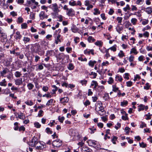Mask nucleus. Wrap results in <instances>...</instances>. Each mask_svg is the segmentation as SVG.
I'll list each match as a JSON object with an SVG mask.
<instances>
[{"mask_svg": "<svg viewBox=\"0 0 152 152\" xmlns=\"http://www.w3.org/2000/svg\"><path fill=\"white\" fill-rule=\"evenodd\" d=\"M92 83H91V86H93L94 85V87L93 88L95 89L96 88V87H97L96 88V91H97L101 92L104 89V87L103 86H98V84L96 81L93 80L92 81Z\"/></svg>", "mask_w": 152, "mask_h": 152, "instance_id": "nucleus-1", "label": "nucleus"}, {"mask_svg": "<svg viewBox=\"0 0 152 152\" xmlns=\"http://www.w3.org/2000/svg\"><path fill=\"white\" fill-rule=\"evenodd\" d=\"M39 141L37 137L34 136L32 139L28 142V143L29 146L35 147Z\"/></svg>", "mask_w": 152, "mask_h": 152, "instance_id": "nucleus-2", "label": "nucleus"}, {"mask_svg": "<svg viewBox=\"0 0 152 152\" xmlns=\"http://www.w3.org/2000/svg\"><path fill=\"white\" fill-rule=\"evenodd\" d=\"M52 144L54 148H58L62 145V141L59 139H58L54 140Z\"/></svg>", "mask_w": 152, "mask_h": 152, "instance_id": "nucleus-3", "label": "nucleus"}, {"mask_svg": "<svg viewBox=\"0 0 152 152\" xmlns=\"http://www.w3.org/2000/svg\"><path fill=\"white\" fill-rule=\"evenodd\" d=\"M46 147V145L43 142L39 141L35 147V149L37 150H43Z\"/></svg>", "mask_w": 152, "mask_h": 152, "instance_id": "nucleus-4", "label": "nucleus"}, {"mask_svg": "<svg viewBox=\"0 0 152 152\" xmlns=\"http://www.w3.org/2000/svg\"><path fill=\"white\" fill-rule=\"evenodd\" d=\"M103 104L100 101H98L95 104V110L99 108L98 111H103L104 107L102 106Z\"/></svg>", "mask_w": 152, "mask_h": 152, "instance_id": "nucleus-5", "label": "nucleus"}, {"mask_svg": "<svg viewBox=\"0 0 152 152\" xmlns=\"http://www.w3.org/2000/svg\"><path fill=\"white\" fill-rule=\"evenodd\" d=\"M33 51L36 53L39 52V51H40V50L41 49V48L40 45L37 43H36L34 46H33Z\"/></svg>", "mask_w": 152, "mask_h": 152, "instance_id": "nucleus-6", "label": "nucleus"}, {"mask_svg": "<svg viewBox=\"0 0 152 152\" xmlns=\"http://www.w3.org/2000/svg\"><path fill=\"white\" fill-rule=\"evenodd\" d=\"M69 133L70 135L72 136L78 137L79 136L77 131L76 129H70L69 130Z\"/></svg>", "mask_w": 152, "mask_h": 152, "instance_id": "nucleus-7", "label": "nucleus"}, {"mask_svg": "<svg viewBox=\"0 0 152 152\" xmlns=\"http://www.w3.org/2000/svg\"><path fill=\"white\" fill-rule=\"evenodd\" d=\"M54 37H55V43L56 44H58L59 42H61V35L59 34H54L53 35Z\"/></svg>", "mask_w": 152, "mask_h": 152, "instance_id": "nucleus-8", "label": "nucleus"}, {"mask_svg": "<svg viewBox=\"0 0 152 152\" xmlns=\"http://www.w3.org/2000/svg\"><path fill=\"white\" fill-rule=\"evenodd\" d=\"M39 16L40 20H42L45 19H47L48 17V15L45 14L44 11H41L39 14Z\"/></svg>", "mask_w": 152, "mask_h": 152, "instance_id": "nucleus-9", "label": "nucleus"}, {"mask_svg": "<svg viewBox=\"0 0 152 152\" xmlns=\"http://www.w3.org/2000/svg\"><path fill=\"white\" fill-rule=\"evenodd\" d=\"M49 7L53 9V10L55 12H58L59 11L58 5L56 3L52 4L51 5L49 6Z\"/></svg>", "mask_w": 152, "mask_h": 152, "instance_id": "nucleus-10", "label": "nucleus"}, {"mask_svg": "<svg viewBox=\"0 0 152 152\" xmlns=\"http://www.w3.org/2000/svg\"><path fill=\"white\" fill-rule=\"evenodd\" d=\"M0 37L1 41L2 42H6L7 40V34L5 33L2 34H0Z\"/></svg>", "mask_w": 152, "mask_h": 152, "instance_id": "nucleus-11", "label": "nucleus"}, {"mask_svg": "<svg viewBox=\"0 0 152 152\" xmlns=\"http://www.w3.org/2000/svg\"><path fill=\"white\" fill-rule=\"evenodd\" d=\"M74 10L71 8L66 11V14L69 16H72L74 15Z\"/></svg>", "mask_w": 152, "mask_h": 152, "instance_id": "nucleus-12", "label": "nucleus"}, {"mask_svg": "<svg viewBox=\"0 0 152 152\" xmlns=\"http://www.w3.org/2000/svg\"><path fill=\"white\" fill-rule=\"evenodd\" d=\"M87 142L89 146H94L96 144V141L94 140H88Z\"/></svg>", "mask_w": 152, "mask_h": 152, "instance_id": "nucleus-13", "label": "nucleus"}, {"mask_svg": "<svg viewBox=\"0 0 152 152\" xmlns=\"http://www.w3.org/2000/svg\"><path fill=\"white\" fill-rule=\"evenodd\" d=\"M15 34L16 35L15 36V39L16 40H20L22 37L20 32L18 31L16 32Z\"/></svg>", "mask_w": 152, "mask_h": 152, "instance_id": "nucleus-14", "label": "nucleus"}, {"mask_svg": "<svg viewBox=\"0 0 152 152\" xmlns=\"http://www.w3.org/2000/svg\"><path fill=\"white\" fill-rule=\"evenodd\" d=\"M69 99L67 97H64L60 99V101L62 103L68 102Z\"/></svg>", "mask_w": 152, "mask_h": 152, "instance_id": "nucleus-15", "label": "nucleus"}, {"mask_svg": "<svg viewBox=\"0 0 152 152\" xmlns=\"http://www.w3.org/2000/svg\"><path fill=\"white\" fill-rule=\"evenodd\" d=\"M81 151L82 152H91L92 150L88 147H83L82 148Z\"/></svg>", "mask_w": 152, "mask_h": 152, "instance_id": "nucleus-16", "label": "nucleus"}, {"mask_svg": "<svg viewBox=\"0 0 152 152\" xmlns=\"http://www.w3.org/2000/svg\"><path fill=\"white\" fill-rule=\"evenodd\" d=\"M120 25H118L116 28V31L119 34L121 33V31L123 30V26H121Z\"/></svg>", "mask_w": 152, "mask_h": 152, "instance_id": "nucleus-17", "label": "nucleus"}, {"mask_svg": "<svg viewBox=\"0 0 152 152\" xmlns=\"http://www.w3.org/2000/svg\"><path fill=\"white\" fill-rule=\"evenodd\" d=\"M15 84L17 85H20L23 83L22 79L20 78L16 79L15 80Z\"/></svg>", "mask_w": 152, "mask_h": 152, "instance_id": "nucleus-18", "label": "nucleus"}, {"mask_svg": "<svg viewBox=\"0 0 152 152\" xmlns=\"http://www.w3.org/2000/svg\"><path fill=\"white\" fill-rule=\"evenodd\" d=\"M144 11L148 14H150L152 12V8L149 7L145 8Z\"/></svg>", "mask_w": 152, "mask_h": 152, "instance_id": "nucleus-19", "label": "nucleus"}, {"mask_svg": "<svg viewBox=\"0 0 152 152\" xmlns=\"http://www.w3.org/2000/svg\"><path fill=\"white\" fill-rule=\"evenodd\" d=\"M18 117H16V118L18 117L19 118L22 119L24 120L25 118V115L22 113H20V114H18Z\"/></svg>", "mask_w": 152, "mask_h": 152, "instance_id": "nucleus-20", "label": "nucleus"}, {"mask_svg": "<svg viewBox=\"0 0 152 152\" xmlns=\"http://www.w3.org/2000/svg\"><path fill=\"white\" fill-rule=\"evenodd\" d=\"M90 53H91L92 55H94V50L93 49H91L89 50H84V53L85 54H89Z\"/></svg>", "mask_w": 152, "mask_h": 152, "instance_id": "nucleus-21", "label": "nucleus"}, {"mask_svg": "<svg viewBox=\"0 0 152 152\" xmlns=\"http://www.w3.org/2000/svg\"><path fill=\"white\" fill-rule=\"evenodd\" d=\"M65 56L63 53H60L58 55V58L59 59H64Z\"/></svg>", "mask_w": 152, "mask_h": 152, "instance_id": "nucleus-22", "label": "nucleus"}, {"mask_svg": "<svg viewBox=\"0 0 152 152\" xmlns=\"http://www.w3.org/2000/svg\"><path fill=\"white\" fill-rule=\"evenodd\" d=\"M128 102L126 100H124L121 102L120 105L122 107H125L127 105Z\"/></svg>", "mask_w": 152, "mask_h": 152, "instance_id": "nucleus-23", "label": "nucleus"}, {"mask_svg": "<svg viewBox=\"0 0 152 152\" xmlns=\"http://www.w3.org/2000/svg\"><path fill=\"white\" fill-rule=\"evenodd\" d=\"M138 111L140 112L142 110H143L145 109V105L142 104H140L138 106Z\"/></svg>", "mask_w": 152, "mask_h": 152, "instance_id": "nucleus-24", "label": "nucleus"}, {"mask_svg": "<svg viewBox=\"0 0 152 152\" xmlns=\"http://www.w3.org/2000/svg\"><path fill=\"white\" fill-rule=\"evenodd\" d=\"M96 63V61H92L91 60H90L89 61L88 64L89 66L91 67H93L94 66V64Z\"/></svg>", "mask_w": 152, "mask_h": 152, "instance_id": "nucleus-25", "label": "nucleus"}, {"mask_svg": "<svg viewBox=\"0 0 152 152\" xmlns=\"http://www.w3.org/2000/svg\"><path fill=\"white\" fill-rule=\"evenodd\" d=\"M71 30L73 32L76 33L78 31V29L75 25H73L71 28Z\"/></svg>", "mask_w": 152, "mask_h": 152, "instance_id": "nucleus-26", "label": "nucleus"}, {"mask_svg": "<svg viewBox=\"0 0 152 152\" xmlns=\"http://www.w3.org/2000/svg\"><path fill=\"white\" fill-rule=\"evenodd\" d=\"M7 70L8 69L6 68L4 69L2 71H1L0 74L1 76L3 77H5L4 75L7 73Z\"/></svg>", "mask_w": 152, "mask_h": 152, "instance_id": "nucleus-27", "label": "nucleus"}, {"mask_svg": "<svg viewBox=\"0 0 152 152\" xmlns=\"http://www.w3.org/2000/svg\"><path fill=\"white\" fill-rule=\"evenodd\" d=\"M52 87L54 88L52 90V91H53L52 94H56V91L58 90V88L56 85H55L52 86Z\"/></svg>", "mask_w": 152, "mask_h": 152, "instance_id": "nucleus-28", "label": "nucleus"}, {"mask_svg": "<svg viewBox=\"0 0 152 152\" xmlns=\"http://www.w3.org/2000/svg\"><path fill=\"white\" fill-rule=\"evenodd\" d=\"M95 44L99 47H102V46L103 42L101 41H97L95 42Z\"/></svg>", "mask_w": 152, "mask_h": 152, "instance_id": "nucleus-29", "label": "nucleus"}, {"mask_svg": "<svg viewBox=\"0 0 152 152\" xmlns=\"http://www.w3.org/2000/svg\"><path fill=\"white\" fill-rule=\"evenodd\" d=\"M30 40V38L28 37H23V41L24 42L25 44H26L27 42H29Z\"/></svg>", "mask_w": 152, "mask_h": 152, "instance_id": "nucleus-30", "label": "nucleus"}, {"mask_svg": "<svg viewBox=\"0 0 152 152\" xmlns=\"http://www.w3.org/2000/svg\"><path fill=\"white\" fill-rule=\"evenodd\" d=\"M75 66L72 63H70L69 64L67 68L68 69L72 70H73Z\"/></svg>", "mask_w": 152, "mask_h": 152, "instance_id": "nucleus-31", "label": "nucleus"}, {"mask_svg": "<svg viewBox=\"0 0 152 152\" xmlns=\"http://www.w3.org/2000/svg\"><path fill=\"white\" fill-rule=\"evenodd\" d=\"M88 40L89 42H92L95 41V39L92 36H90L88 38Z\"/></svg>", "mask_w": 152, "mask_h": 152, "instance_id": "nucleus-32", "label": "nucleus"}, {"mask_svg": "<svg viewBox=\"0 0 152 152\" xmlns=\"http://www.w3.org/2000/svg\"><path fill=\"white\" fill-rule=\"evenodd\" d=\"M27 86L29 90H31L34 87V85L31 83H29L27 84Z\"/></svg>", "mask_w": 152, "mask_h": 152, "instance_id": "nucleus-33", "label": "nucleus"}, {"mask_svg": "<svg viewBox=\"0 0 152 152\" xmlns=\"http://www.w3.org/2000/svg\"><path fill=\"white\" fill-rule=\"evenodd\" d=\"M69 4L72 6L76 5V2L74 0H71L69 2Z\"/></svg>", "mask_w": 152, "mask_h": 152, "instance_id": "nucleus-34", "label": "nucleus"}, {"mask_svg": "<svg viewBox=\"0 0 152 152\" xmlns=\"http://www.w3.org/2000/svg\"><path fill=\"white\" fill-rule=\"evenodd\" d=\"M115 80L116 81H119L120 82H121L123 79L121 76L120 75H116L115 77Z\"/></svg>", "mask_w": 152, "mask_h": 152, "instance_id": "nucleus-35", "label": "nucleus"}, {"mask_svg": "<svg viewBox=\"0 0 152 152\" xmlns=\"http://www.w3.org/2000/svg\"><path fill=\"white\" fill-rule=\"evenodd\" d=\"M134 53L135 55H136L137 54L138 52L137 51V50L136 48H132L131 50L130 51V53L131 54L132 53Z\"/></svg>", "mask_w": 152, "mask_h": 152, "instance_id": "nucleus-36", "label": "nucleus"}, {"mask_svg": "<svg viewBox=\"0 0 152 152\" xmlns=\"http://www.w3.org/2000/svg\"><path fill=\"white\" fill-rule=\"evenodd\" d=\"M117 137L115 136H113L112 138L111 141L113 142V144H115L116 143L115 141L117 140Z\"/></svg>", "mask_w": 152, "mask_h": 152, "instance_id": "nucleus-37", "label": "nucleus"}, {"mask_svg": "<svg viewBox=\"0 0 152 152\" xmlns=\"http://www.w3.org/2000/svg\"><path fill=\"white\" fill-rule=\"evenodd\" d=\"M14 74L16 77H20L22 75V74L18 71H16Z\"/></svg>", "mask_w": 152, "mask_h": 152, "instance_id": "nucleus-38", "label": "nucleus"}, {"mask_svg": "<svg viewBox=\"0 0 152 152\" xmlns=\"http://www.w3.org/2000/svg\"><path fill=\"white\" fill-rule=\"evenodd\" d=\"M116 47L117 45H115L112 47L109 48L108 49L109 50L110 49L112 51L115 52L116 50Z\"/></svg>", "mask_w": 152, "mask_h": 152, "instance_id": "nucleus-39", "label": "nucleus"}, {"mask_svg": "<svg viewBox=\"0 0 152 152\" xmlns=\"http://www.w3.org/2000/svg\"><path fill=\"white\" fill-rule=\"evenodd\" d=\"M46 132L48 134H51L53 133V131L50 129L49 128L47 127L45 129Z\"/></svg>", "mask_w": 152, "mask_h": 152, "instance_id": "nucleus-40", "label": "nucleus"}, {"mask_svg": "<svg viewBox=\"0 0 152 152\" xmlns=\"http://www.w3.org/2000/svg\"><path fill=\"white\" fill-rule=\"evenodd\" d=\"M94 15H97V14H99L100 13V11L99 10V9L97 8H95L94 9Z\"/></svg>", "mask_w": 152, "mask_h": 152, "instance_id": "nucleus-41", "label": "nucleus"}, {"mask_svg": "<svg viewBox=\"0 0 152 152\" xmlns=\"http://www.w3.org/2000/svg\"><path fill=\"white\" fill-rule=\"evenodd\" d=\"M151 87V85H149V83H147L145 84V86H144V88L145 90H148L150 87Z\"/></svg>", "mask_w": 152, "mask_h": 152, "instance_id": "nucleus-42", "label": "nucleus"}, {"mask_svg": "<svg viewBox=\"0 0 152 152\" xmlns=\"http://www.w3.org/2000/svg\"><path fill=\"white\" fill-rule=\"evenodd\" d=\"M137 21V19L135 18H132L131 20V23L134 25H135L136 24Z\"/></svg>", "mask_w": 152, "mask_h": 152, "instance_id": "nucleus-43", "label": "nucleus"}, {"mask_svg": "<svg viewBox=\"0 0 152 152\" xmlns=\"http://www.w3.org/2000/svg\"><path fill=\"white\" fill-rule=\"evenodd\" d=\"M113 91L114 92H116L117 91H119V88L118 87H116V85H113L112 86Z\"/></svg>", "mask_w": 152, "mask_h": 152, "instance_id": "nucleus-44", "label": "nucleus"}, {"mask_svg": "<svg viewBox=\"0 0 152 152\" xmlns=\"http://www.w3.org/2000/svg\"><path fill=\"white\" fill-rule=\"evenodd\" d=\"M64 116H59L58 117V119L59 121L62 123L64 119Z\"/></svg>", "mask_w": 152, "mask_h": 152, "instance_id": "nucleus-45", "label": "nucleus"}, {"mask_svg": "<svg viewBox=\"0 0 152 152\" xmlns=\"http://www.w3.org/2000/svg\"><path fill=\"white\" fill-rule=\"evenodd\" d=\"M122 18L121 17H118L117 18L116 20L118 21V23L119 24V25H121V23L122 22Z\"/></svg>", "mask_w": 152, "mask_h": 152, "instance_id": "nucleus-46", "label": "nucleus"}, {"mask_svg": "<svg viewBox=\"0 0 152 152\" xmlns=\"http://www.w3.org/2000/svg\"><path fill=\"white\" fill-rule=\"evenodd\" d=\"M122 120L126 121L128 120V114H125V115H122L121 117Z\"/></svg>", "mask_w": 152, "mask_h": 152, "instance_id": "nucleus-47", "label": "nucleus"}, {"mask_svg": "<svg viewBox=\"0 0 152 152\" xmlns=\"http://www.w3.org/2000/svg\"><path fill=\"white\" fill-rule=\"evenodd\" d=\"M114 82V80L113 78L112 77H110L109 78L108 80L107 81L109 84H112Z\"/></svg>", "mask_w": 152, "mask_h": 152, "instance_id": "nucleus-48", "label": "nucleus"}, {"mask_svg": "<svg viewBox=\"0 0 152 152\" xmlns=\"http://www.w3.org/2000/svg\"><path fill=\"white\" fill-rule=\"evenodd\" d=\"M53 99H51L49 100L46 103V106H48L51 105L53 103Z\"/></svg>", "mask_w": 152, "mask_h": 152, "instance_id": "nucleus-49", "label": "nucleus"}, {"mask_svg": "<svg viewBox=\"0 0 152 152\" xmlns=\"http://www.w3.org/2000/svg\"><path fill=\"white\" fill-rule=\"evenodd\" d=\"M79 82L82 85H85V86H86L87 83V80L84 79L83 80H80Z\"/></svg>", "mask_w": 152, "mask_h": 152, "instance_id": "nucleus-50", "label": "nucleus"}, {"mask_svg": "<svg viewBox=\"0 0 152 152\" xmlns=\"http://www.w3.org/2000/svg\"><path fill=\"white\" fill-rule=\"evenodd\" d=\"M118 56L120 58H122L123 56H124V54L122 50H120V52L118 54Z\"/></svg>", "mask_w": 152, "mask_h": 152, "instance_id": "nucleus-51", "label": "nucleus"}, {"mask_svg": "<svg viewBox=\"0 0 152 152\" xmlns=\"http://www.w3.org/2000/svg\"><path fill=\"white\" fill-rule=\"evenodd\" d=\"M34 125L35 127L37 128H39L41 126V125L38 122H36L34 123Z\"/></svg>", "mask_w": 152, "mask_h": 152, "instance_id": "nucleus-52", "label": "nucleus"}, {"mask_svg": "<svg viewBox=\"0 0 152 152\" xmlns=\"http://www.w3.org/2000/svg\"><path fill=\"white\" fill-rule=\"evenodd\" d=\"M109 50L108 49H107L105 50V53H106L105 56L107 58L110 56V54L109 53Z\"/></svg>", "mask_w": 152, "mask_h": 152, "instance_id": "nucleus-53", "label": "nucleus"}, {"mask_svg": "<svg viewBox=\"0 0 152 152\" xmlns=\"http://www.w3.org/2000/svg\"><path fill=\"white\" fill-rule=\"evenodd\" d=\"M23 18L21 17H19L18 18L17 22L18 23H20L23 22Z\"/></svg>", "mask_w": 152, "mask_h": 152, "instance_id": "nucleus-54", "label": "nucleus"}, {"mask_svg": "<svg viewBox=\"0 0 152 152\" xmlns=\"http://www.w3.org/2000/svg\"><path fill=\"white\" fill-rule=\"evenodd\" d=\"M25 103L26 104L30 106H31L33 104V102L31 100L27 101L25 102Z\"/></svg>", "mask_w": 152, "mask_h": 152, "instance_id": "nucleus-55", "label": "nucleus"}, {"mask_svg": "<svg viewBox=\"0 0 152 152\" xmlns=\"http://www.w3.org/2000/svg\"><path fill=\"white\" fill-rule=\"evenodd\" d=\"M89 75H93L94 77H93V78H96V77L97 75V74L96 73L93 72H91L90 74H89Z\"/></svg>", "mask_w": 152, "mask_h": 152, "instance_id": "nucleus-56", "label": "nucleus"}, {"mask_svg": "<svg viewBox=\"0 0 152 152\" xmlns=\"http://www.w3.org/2000/svg\"><path fill=\"white\" fill-rule=\"evenodd\" d=\"M46 52L50 56H52L53 53H54V51L53 50H48Z\"/></svg>", "mask_w": 152, "mask_h": 152, "instance_id": "nucleus-57", "label": "nucleus"}, {"mask_svg": "<svg viewBox=\"0 0 152 152\" xmlns=\"http://www.w3.org/2000/svg\"><path fill=\"white\" fill-rule=\"evenodd\" d=\"M27 27V24L26 23H24L21 25V27L23 29H26Z\"/></svg>", "mask_w": 152, "mask_h": 152, "instance_id": "nucleus-58", "label": "nucleus"}, {"mask_svg": "<svg viewBox=\"0 0 152 152\" xmlns=\"http://www.w3.org/2000/svg\"><path fill=\"white\" fill-rule=\"evenodd\" d=\"M30 18L31 19L34 20L35 18V13L31 12L30 15Z\"/></svg>", "mask_w": 152, "mask_h": 152, "instance_id": "nucleus-59", "label": "nucleus"}, {"mask_svg": "<svg viewBox=\"0 0 152 152\" xmlns=\"http://www.w3.org/2000/svg\"><path fill=\"white\" fill-rule=\"evenodd\" d=\"M90 104V102L89 100H87L86 102L84 103V104L86 107H87L88 105H89Z\"/></svg>", "mask_w": 152, "mask_h": 152, "instance_id": "nucleus-60", "label": "nucleus"}, {"mask_svg": "<svg viewBox=\"0 0 152 152\" xmlns=\"http://www.w3.org/2000/svg\"><path fill=\"white\" fill-rule=\"evenodd\" d=\"M90 1L88 0H86L84 2V5L85 6H87L90 4L91 3Z\"/></svg>", "mask_w": 152, "mask_h": 152, "instance_id": "nucleus-61", "label": "nucleus"}, {"mask_svg": "<svg viewBox=\"0 0 152 152\" xmlns=\"http://www.w3.org/2000/svg\"><path fill=\"white\" fill-rule=\"evenodd\" d=\"M132 82L131 81H127L126 82V86L128 87H131L132 85Z\"/></svg>", "mask_w": 152, "mask_h": 152, "instance_id": "nucleus-62", "label": "nucleus"}, {"mask_svg": "<svg viewBox=\"0 0 152 152\" xmlns=\"http://www.w3.org/2000/svg\"><path fill=\"white\" fill-rule=\"evenodd\" d=\"M66 50L68 53H70L72 51V48L71 47H67L66 48Z\"/></svg>", "mask_w": 152, "mask_h": 152, "instance_id": "nucleus-63", "label": "nucleus"}, {"mask_svg": "<svg viewBox=\"0 0 152 152\" xmlns=\"http://www.w3.org/2000/svg\"><path fill=\"white\" fill-rule=\"evenodd\" d=\"M139 144L140 146L141 147L144 148L146 146V144L143 142H142L141 143H140Z\"/></svg>", "mask_w": 152, "mask_h": 152, "instance_id": "nucleus-64", "label": "nucleus"}]
</instances>
